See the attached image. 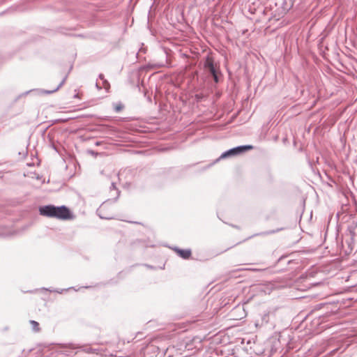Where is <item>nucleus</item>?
I'll return each instance as SVG.
<instances>
[{"mask_svg": "<svg viewBox=\"0 0 357 357\" xmlns=\"http://www.w3.org/2000/svg\"><path fill=\"white\" fill-rule=\"evenodd\" d=\"M40 215L59 220H69L73 218L70 211L65 206H55L45 205L39 207Z\"/></svg>", "mask_w": 357, "mask_h": 357, "instance_id": "nucleus-1", "label": "nucleus"}, {"mask_svg": "<svg viewBox=\"0 0 357 357\" xmlns=\"http://www.w3.org/2000/svg\"><path fill=\"white\" fill-rule=\"evenodd\" d=\"M98 212L102 218L112 219L115 213L112 202L110 201L103 202L98 208Z\"/></svg>", "mask_w": 357, "mask_h": 357, "instance_id": "nucleus-2", "label": "nucleus"}, {"mask_svg": "<svg viewBox=\"0 0 357 357\" xmlns=\"http://www.w3.org/2000/svg\"><path fill=\"white\" fill-rule=\"evenodd\" d=\"M204 68L206 71L209 72L213 75L215 82H218V68L214 64V61L211 56L206 57Z\"/></svg>", "mask_w": 357, "mask_h": 357, "instance_id": "nucleus-3", "label": "nucleus"}, {"mask_svg": "<svg viewBox=\"0 0 357 357\" xmlns=\"http://www.w3.org/2000/svg\"><path fill=\"white\" fill-rule=\"evenodd\" d=\"M252 148V146L250 145L238 146L222 153L220 156V158H225L231 155H238L243 151L251 150Z\"/></svg>", "mask_w": 357, "mask_h": 357, "instance_id": "nucleus-4", "label": "nucleus"}, {"mask_svg": "<svg viewBox=\"0 0 357 357\" xmlns=\"http://www.w3.org/2000/svg\"><path fill=\"white\" fill-rule=\"evenodd\" d=\"M177 254L182 258L187 259L191 256V251L190 250H177Z\"/></svg>", "mask_w": 357, "mask_h": 357, "instance_id": "nucleus-5", "label": "nucleus"}, {"mask_svg": "<svg viewBox=\"0 0 357 357\" xmlns=\"http://www.w3.org/2000/svg\"><path fill=\"white\" fill-rule=\"evenodd\" d=\"M66 77H64L62 81L59 84V85L54 88V89L52 90H43L42 91V93L43 94H51V93H53L56 91H57L61 86L62 85L64 84L65 81H66Z\"/></svg>", "mask_w": 357, "mask_h": 357, "instance_id": "nucleus-6", "label": "nucleus"}, {"mask_svg": "<svg viewBox=\"0 0 357 357\" xmlns=\"http://www.w3.org/2000/svg\"><path fill=\"white\" fill-rule=\"evenodd\" d=\"M84 352H85V351L84 349H82V348H73L71 349L70 351H69L68 354H67V355L71 356V355H73V354H74L75 355L78 356L80 354L84 353Z\"/></svg>", "mask_w": 357, "mask_h": 357, "instance_id": "nucleus-7", "label": "nucleus"}, {"mask_svg": "<svg viewBox=\"0 0 357 357\" xmlns=\"http://www.w3.org/2000/svg\"><path fill=\"white\" fill-rule=\"evenodd\" d=\"M30 324H31V327L34 331L38 332L40 331L39 324L37 321L31 320Z\"/></svg>", "mask_w": 357, "mask_h": 357, "instance_id": "nucleus-8", "label": "nucleus"}, {"mask_svg": "<svg viewBox=\"0 0 357 357\" xmlns=\"http://www.w3.org/2000/svg\"><path fill=\"white\" fill-rule=\"evenodd\" d=\"M114 109L116 112H119L123 109V105L121 104L116 105Z\"/></svg>", "mask_w": 357, "mask_h": 357, "instance_id": "nucleus-9", "label": "nucleus"}, {"mask_svg": "<svg viewBox=\"0 0 357 357\" xmlns=\"http://www.w3.org/2000/svg\"><path fill=\"white\" fill-rule=\"evenodd\" d=\"M68 289H56V290H54L53 291H55V292H57V293H59V294H62L63 292L67 291ZM50 291H52V290H50Z\"/></svg>", "mask_w": 357, "mask_h": 357, "instance_id": "nucleus-10", "label": "nucleus"}]
</instances>
